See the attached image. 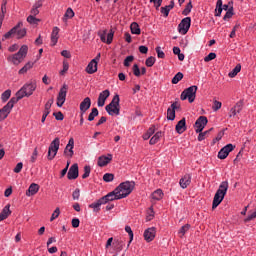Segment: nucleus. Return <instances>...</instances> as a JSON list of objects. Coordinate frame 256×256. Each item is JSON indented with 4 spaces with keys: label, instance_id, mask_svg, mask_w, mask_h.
<instances>
[{
    "label": "nucleus",
    "instance_id": "1",
    "mask_svg": "<svg viewBox=\"0 0 256 256\" xmlns=\"http://www.w3.org/2000/svg\"><path fill=\"white\" fill-rule=\"evenodd\" d=\"M229 190V182L228 181H222L219 185L218 190L216 191L214 195V199L212 202V209H217L219 205L223 202L225 199V195H227V191Z\"/></svg>",
    "mask_w": 256,
    "mask_h": 256
},
{
    "label": "nucleus",
    "instance_id": "2",
    "mask_svg": "<svg viewBox=\"0 0 256 256\" xmlns=\"http://www.w3.org/2000/svg\"><path fill=\"white\" fill-rule=\"evenodd\" d=\"M36 89H37V81L33 80L30 82H27L20 88V90L16 92L15 99H18V101H21L23 97H31V95H33V92Z\"/></svg>",
    "mask_w": 256,
    "mask_h": 256
},
{
    "label": "nucleus",
    "instance_id": "3",
    "mask_svg": "<svg viewBox=\"0 0 256 256\" xmlns=\"http://www.w3.org/2000/svg\"><path fill=\"white\" fill-rule=\"evenodd\" d=\"M21 27H23V22H18L16 26H14L3 35L2 41H5L6 39H11V37H16V39H23V37L27 35V29Z\"/></svg>",
    "mask_w": 256,
    "mask_h": 256
},
{
    "label": "nucleus",
    "instance_id": "4",
    "mask_svg": "<svg viewBox=\"0 0 256 256\" xmlns=\"http://www.w3.org/2000/svg\"><path fill=\"white\" fill-rule=\"evenodd\" d=\"M115 189L120 199H125V197H129V195L133 193V189H135V182L134 181L122 182Z\"/></svg>",
    "mask_w": 256,
    "mask_h": 256
},
{
    "label": "nucleus",
    "instance_id": "5",
    "mask_svg": "<svg viewBox=\"0 0 256 256\" xmlns=\"http://www.w3.org/2000/svg\"><path fill=\"white\" fill-rule=\"evenodd\" d=\"M27 53H29V46L22 45L17 53L8 56L7 61L13 63V65H20V63L25 61Z\"/></svg>",
    "mask_w": 256,
    "mask_h": 256
},
{
    "label": "nucleus",
    "instance_id": "6",
    "mask_svg": "<svg viewBox=\"0 0 256 256\" xmlns=\"http://www.w3.org/2000/svg\"><path fill=\"white\" fill-rule=\"evenodd\" d=\"M197 89L196 85L186 88L180 95L181 101H187L188 99L189 103H193L197 97Z\"/></svg>",
    "mask_w": 256,
    "mask_h": 256
},
{
    "label": "nucleus",
    "instance_id": "7",
    "mask_svg": "<svg viewBox=\"0 0 256 256\" xmlns=\"http://www.w3.org/2000/svg\"><path fill=\"white\" fill-rule=\"evenodd\" d=\"M119 102H120V99H119V95L116 94L112 101L109 103V105H106L105 109L108 113V115H120V111H121V108L119 106Z\"/></svg>",
    "mask_w": 256,
    "mask_h": 256
},
{
    "label": "nucleus",
    "instance_id": "8",
    "mask_svg": "<svg viewBox=\"0 0 256 256\" xmlns=\"http://www.w3.org/2000/svg\"><path fill=\"white\" fill-rule=\"evenodd\" d=\"M18 99L15 97H12L10 101L0 109V121H5L7 117H9V114L11 111H13V107H15V104L18 103Z\"/></svg>",
    "mask_w": 256,
    "mask_h": 256
},
{
    "label": "nucleus",
    "instance_id": "9",
    "mask_svg": "<svg viewBox=\"0 0 256 256\" xmlns=\"http://www.w3.org/2000/svg\"><path fill=\"white\" fill-rule=\"evenodd\" d=\"M61 145V140L59 137H56L48 147V161H53L54 157H57V153L59 152V147Z\"/></svg>",
    "mask_w": 256,
    "mask_h": 256
},
{
    "label": "nucleus",
    "instance_id": "10",
    "mask_svg": "<svg viewBox=\"0 0 256 256\" xmlns=\"http://www.w3.org/2000/svg\"><path fill=\"white\" fill-rule=\"evenodd\" d=\"M67 91H69V86L67 84H63L57 96V107H63V105H65V101H67Z\"/></svg>",
    "mask_w": 256,
    "mask_h": 256
},
{
    "label": "nucleus",
    "instance_id": "11",
    "mask_svg": "<svg viewBox=\"0 0 256 256\" xmlns=\"http://www.w3.org/2000/svg\"><path fill=\"white\" fill-rule=\"evenodd\" d=\"M189 29H191V17H186L179 23L178 33H180V35H187Z\"/></svg>",
    "mask_w": 256,
    "mask_h": 256
},
{
    "label": "nucleus",
    "instance_id": "12",
    "mask_svg": "<svg viewBox=\"0 0 256 256\" xmlns=\"http://www.w3.org/2000/svg\"><path fill=\"white\" fill-rule=\"evenodd\" d=\"M98 35L102 43L111 45L113 43V37L115 36V32L113 30H110V32L107 34V30H103V31H100Z\"/></svg>",
    "mask_w": 256,
    "mask_h": 256
},
{
    "label": "nucleus",
    "instance_id": "13",
    "mask_svg": "<svg viewBox=\"0 0 256 256\" xmlns=\"http://www.w3.org/2000/svg\"><path fill=\"white\" fill-rule=\"evenodd\" d=\"M74 148H75V140L73 138H70L68 141V144L64 149V155L66 159H73V155H75V151H73Z\"/></svg>",
    "mask_w": 256,
    "mask_h": 256
},
{
    "label": "nucleus",
    "instance_id": "14",
    "mask_svg": "<svg viewBox=\"0 0 256 256\" xmlns=\"http://www.w3.org/2000/svg\"><path fill=\"white\" fill-rule=\"evenodd\" d=\"M156 235H157V228L150 227L144 231L143 237L146 243H151V241L155 240Z\"/></svg>",
    "mask_w": 256,
    "mask_h": 256
},
{
    "label": "nucleus",
    "instance_id": "15",
    "mask_svg": "<svg viewBox=\"0 0 256 256\" xmlns=\"http://www.w3.org/2000/svg\"><path fill=\"white\" fill-rule=\"evenodd\" d=\"M207 123H209V120L207 119L206 116H200L196 122H195V129L196 133H201L207 126Z\"/></svg>",
    "mask_w": 256,
    "mask_h": 256
},
{
    "label": "nucleus",
    "instance_id": "16",
    "mask_svg": "<svg viewBox=\"0 0 256 256\" xmlns=\"http://www.w3.org/2000/svg\"><path fill=\"white\" fill-rule=\"evenodd\" d=\"M101 199L104 202V205H107V203H111V201H119L121 197L117 193V190L114 189L112 192H109L107 195L103 196Z\"/></svg>",
    "mask_w": 256,
    "mask_h": 256
},
{
    "label": "nucleus",
    "instance_id": "17",
    "mask_svg": "<svg viewBox=\"0 0 256 256\" xmlns=\"http://www.w3.org/2000/svg\"><path fill=\"white\" fill-rule=\"evenodd\" d=\"M235 149L233 144H227L218 152V159H227L229 157V153Z\"/></svg>",
    "mask_w": 256,
    "mask_h": 256
},
{
    "label": "nucleus",
    "instance_id": "18",
    "mask_svg": "<svg viewBox=\"0 0 256 256\" xmlns=\"http://www.w3.org/2000/svg\"><path fill=\"white\" fill-rule=\"evenodd\" d=\"M91 108V98L86 97L83 99V101L80 103V113H81V117H83V115H85V113H87V111H89V109Z\"/></svg>",
    "mask_w": 256,
    "mask_h": 256
},
{
    "label": "nucleus",
    "instance_id": "19",
    "mask_svg": "<svg viewBox=\"0 0 256 256\" xmlns=\"http://www.w3.org/2000/svg\"><path fill=\"white\" fill-rule=\"evenodd\" d=\"M109 95H111V92L107 89L102 91L99 94L98 101H97L98 107H104L105 106V101H107V99H109Z\"/></svg>",
    "mask_w": 256,
    "mask_h": 256
},
{
    "label": "nucleus",
    "instance_id": "20",
    "mask_svg": "<svg viewBox=\"0 0 256 256\" xmlns=\"http://www.w3.org/2000/svg\"><path fill=\"white\" fill-rule=\"evenodd\" d=\"M111 161H113V155L112 154H107L102 155L98 158V167H105L107 165H109V163H111Z\"/></svg>",
    "mask_w": 256,
    "mask_h": 256
},
{
    "label": "nucleus",
    "instance_id": "21",
    "mask_svg": "<svg viewBox=\"0 0 256 256\" xmlns=\"http://www.w3.org/2000/svg\"><path fill=\"white\" fill-rule=\"evenodd\" d=\"M67 177L70 181L77 179L79 177V165L73 164L68 171Z\"/></svg>",
    "mask_w": 256,
    "mask_h": 256
},
{
    "label": "nucleus",
    "instance_id": "22",
    "mask_svg": "<svg viewBox=\"0 0 256 256\" xmlns=\"http://www.w3.org/2000/svg\"><path fill=\"white\" fill-rule=\"evenodd\" d=\"M187 131V122L185 118H182L177 124H176V132L179 135H182V133H185Z\"/></svg>",
    "mask_w": 256,
    "mask_h": 256
},
{
    "label": "nucleus",
    "instance_id": "23",
    "mask_svg": "<svg viewBox=\"0 0 256 256\" xmlns=\"http://www.w3.org/2000/svg\"><path fill=\"white\" fill-rule=\"evenodd\" d=\"M179 185L182 189H187L191 185V174H185L179 181Z\"/></svg>",
    "mask_w": 256,
    "mask_h": 256
},
{
    "label": "nucleus",
    "instance_id": "24",
    "mask_svg": "<svg viewBox=\"0 0 256 256\" xmlns=\"http://www.w3.org/2000/svg\"><path fill=\"white\" fill-rule=\"evenodd\" d=\"M59 27L55 26L51 33V46L55 47L59 41Z\"/></svg>",
    "mask_w": 256,
    "mask_h": 256
},
{
    "label": "nucleus",
    "instance_id": "25",
    "mask_svg": "<svg viewBox=\"0 0 256 256\" xmlns=\"http://www.w3.org/2000/svg\"><path fill=\"white\" fill-rule=\"evenodd\" d=\"M175 109H177V102L171 104V108L167 110L168 121H175Z\"/></svg>",
    "mask_w": 256,
    "mask_h": 256
},
{
    "label": "nucleus",
    "instance_id": "26",
    "mask_svg": "<svg viewBox=\"0 0 256 256\" xmlns=\"http://www.w3.org/2000/svg\"><path fill=\"white\" fill-rule=\"evenodd\" d=\"M37 193H39V186L38 184L32 183L26 191V196L33 197V195H37Z\"/></svg>",
    "mask_w": 256,
    "mask_h": 256
},
{
    "label": "nucleus",
    "instance_id": "27",
    "mask_svg": "<svg viewBox=\"0 0 256 256\" xmlns=\"http://www.w3.org/2000/svg\"><path fill=\"white\" fill-rule=\"evenodd\" d=\"M97 65L98 63L95 62V60H91L87 67H86V72L88 75H93V73H97Z\"/></svg>",
    "mask_w": 256,
    "mask_h": 256
},
{
    "label": "nucleus",
    "instance_id": "28",
    "mask_svg": "<svg viewBox=\"0 0 256 256\" xmlns=\"http://www.w3.org/2000/svg\"><path fill=\"white\" fill-rule=\"evenodd\" d=\"M11 215V205L7 204L0 213V221H5Z\"/></svg>",
    "mask_w": 256,
    "mask_h": 256
},
{
    "label": "nucleus",
    "instance_id": "29",
    "mask_svg": "<svg viewBox=\"0 0 256 256\" xmlns=\"http://www.w3.org/2000/svg\"><path fill=\"white\" fill-rule=\"evenodd\" d=\"M101 205H105L102 198H100L96 202H93L92 204H90L89 208L93 209V211L95 213H97V212L101 211Z\"/></svg>",
    "mask_w": 256,
    "mask_h": 256
},
{
    "label": "nucleus",
    "instance_id": "30",
    "mask_svg": "<svg viewBox=\"0 0 256 256\" xmlns=\"http://www.w3.org/2000/svg\"><path fill=\"white\" fill-rule=\"evenodd\" d=\"M240 111H243V105L241 103H236L235 106L230 109L229 117H235Z\"/></svg>",
    "mask_w": 256,
    "mask_h": 256
},
{
    "label": "nucleus",
    "instance_id": "31",
    "mask_svg": "<svg viewBox=\"0 0 256 256\" xmlns=\"http://www.w3.org/2000/svg\"><path fill=\"white\" fill-rule=\"evenodd\" d=\"M41 7H43V3L41 2V0L35 2V4L32 6V9L30 11V15L36 17V15H39V9H41Z\"/></svg>",
    "mask_w": 256,
    "mask_h": 256
},
{
    "label": "nucleus",
    "instance_id": "32",
    "mask_svg": "<svg viewBox=\"0 0 256 256\" xmlns=\"http://www.w3.org/2000/svg\"><path fill=\"white\" fill-rule=\"evenodd\" d=\"M5 13H7V1L4 0L1 4L0 29H1V25H3V20L5 19Z\"/></svg>",
    "mask_w": 256,
    "mask_h": 256
},
{
    "label": "nucleus",
    "instance_id": "33",
    "mask_svg": "<svg viewBox=\"0 0 256 256\" xmlns=\"http://www.w3.org/2000/svg\"><path fill=\"white\" fill-rule=\"evenodd\" d=\"M33 65H35L34 62H27L24 67H22L20 70H19V75H25V73H27V71L33 69Z\"/></svg>",
    "mask_w": 256,
    "mask_h": 256
},
{
    "label": "nucleus",
    "instance_id": "34",
    "mask_svg": "<svg viewBox=\"0 0 256 256\" xmlns=\"http://www.w3.org/2000/svg\"><path fill=\"white\" fill-rule=\"evenodd\" d=\"M73 17H75V12L73 11V9L68 8L62 18V21L64 23H67V19H73Z\"/></svg>",
    "mask_w": 256,
    "mask_h": 256
},
{
    "label": "nucleus",
    "instance_id": "35",
    "mask_svg": "<svg viewBox=\"0 0 256 256\" xmlns=\"http://www.w3.org/2000/svg\"><path fill=\"white\" fill-rule=\"evenodd\" d=\"M221 13H223V0H217L216 9H215V16L216 17H221Z\"/></svg>",
    "mask_w": 256,
    "mask_h": 256
},
{
    "label": "nucleus",
    "instance_id": "36",
    "mask_svg": "<svg viewBox=\"0 0 256 256\" xmlns=\"http://www.w3.org/2000/svg\"><path fill=\"white\" fill-rule=\"evenodd\" d=\"M163 195V190L157 189L152 193L151 197L154 201H161V199H163Z\"/></svg>",
    "mask_w": 256,
    "mask_h": 256
},
{
    "label": "nucleus",
    "instance_id": "37",
    "mask_svg": "<svg viewBox=\"0 0 256 256\" xmlns=\"http://www.w3.org/2000/svg\"><path fill=\"white\" fill-rule=\"evenodd\" d=\"M163 137V132L158 131L155 133V135L150 139L149 143L150 145H156V143H159V140Z\"/></svg>",
    "mask_w": 256,
    "mask_h": 256
},
{
    "label": "nucleus",
    "instance_id": "38",
    "mask_svg": "<svg viewBox=\"0 0 256 256\" xmlns=\"http://www.w3.org/2000/svg\"><path fill=\"white\" fill-rule=\"evenodd\" d=\"M130 29L132 35H141V28H139V24H137V22H133L130 25Z\"/></svg>",
    "mask_w": 256,
    "mask_h": 256
},
{
    "label": "nucleus",
    "instance_id": "39",
    "mask_svg": "<svg viewBox=\"0 0 256 256\" xmlns=\"http://www.w3.org/2000/svg\"><path fill=\"white\" fill-rule=\"evenodd\" d=\"M256 218V208L248 212L247 217L244 218V223H249Z\"/></svg>",
    "mask_w": 256,
    "mask_h": 256
},
{
    "label": "nucleus",
    "instance_id": "40",
    "mask_svg": "<svg viewBox=\"0 0 256 256\" xmlns=\"http://www.w3.org/2000/svg\"><path fill=\"white\" fill-rule=\"evenodd\" d=\"M241 72V64H237L232 71L229 72L228 77L233 79V77H237V74Z\"/></svg>",
    "mask_w": 256,
    "mask_h": 256
},
{
    "label": "nucleus",
    "instance_id": "41",
    "mask_svg": "<svg viewBox=\"0 0 256 256\" xmlns=\"http://www.w3.org/2000/svg\"><path fill=\"white\" fill-rule=\"evenodd\" d=\"M152 135H155V126H151L142 137L144 141H147L148 139H151Z\"/></svg>",
    "mask_w": 256,
    "mask_h": 256
},
{
    "label": "nucleus",
    "instance_id": "42",
    "mask_svg": "<svg viewBox=\"0 0 256 256\" xmlns=\"http://www.w3.org/2000/svg\"><path fill=\"white\" fill-rule=\"evenodd\" d=\"M154 218H155V211L153 210V206H151L150 208H148L146 212V221H153Z\"/></svg>",
    "mask_w": 256,
    "mask_h": 256
},
{
    "label": "nucleus",
    "instance_id": "43",
    "mask_svg": "<svg viewBox=\"0 0 256 256\" xmlns=\"http://www.w3.org/2000/svg\"><path fill=\"white\" fill-rule=\"evenodd\" d=\"M27 22H28L30 25H39V23H41V19L35 18V16H33V15H29V16L27 17Z\"/></svg>",
    "mask_w": 256,
    "mask_h": 256
},
{
    "label": "nucleus",
    "instance_id": "44",
    "mask_svg": "<svg viewBox=\"0 0 256 256\" xmlns=\"http://www.w3.org/2000/svg\"><path fill=\"white\" fill-rule=\"evenodd\" d=\"M11 97V90H5L2 95H1V99L3 103H7V101H9Z\"/></svg>",
    "mask_w": 256,
    "mask_h": 256
},
{
    "label": "nucleus",
    "instance_id": "45",
    "mask_svg": "<svg viewBox=\"0 0 256 256\" xmlns=\"http://www.w3.org/2000/svg\"><path fill=\"white\" fill-rule=\"evenodd\" d=\"M99 115L97 108H92L91 113L88 115V121H95V118Z\"/></svg>",
    "mask_w": 256,
    "mask_h": 256
},
{
    "label": "nucleus",
    "instance_id": "46",
    "mask_svg": "<svg viewBox=\"0 0 256 256\" xmlns=\"http://www.w3.org/2000/svg\"><path fill=\"white\" fill-rule=\"evenodd\" d=\"M125 231L129 235V239H130L128 242V247H129V245H131V243H133V237H134L133 230L131 229V226H126Z\"/></svg>",
    "mask_w": 256,
    "mask_h": 256
},
{
    "label": "nucleus",
    "instance_id": "47",
    "mask_svg": "<svg viewBox=\"0 0 256 256\" xmlns=\"http://www.w3.org/2000/svg\"><path fill=\"white\" fill-rule=\"evenodd\" d=\"M234 13H233V6H230V8L227 10L226 14L223 17L224 21H229V19H231V17H233Z\"/></svg>",
    "mask_w": 256,
    "mask_h": 256
},
{
    "label": "nucleus",
    "instance_id": "48",
    "mask_svg": "<svg viewBox=\"0 0 256 256\" xmlns=\"http://www.w3.org/2000/svg\"><path fill=\"white\" fill-rule=\"evenodd\" d=\"M181 79H183V74L181 72H178L173 78H172V84L173 85H177V83H179V81H181Z\"/></svg>",
    "mask_w": 256,
    "mask_h": 256
},
{
    "label": "nucleus",
    "instance_id": "49",
    "mask_svg": "<svg viewBox=\"0 0 256 256\" xmlns=\"http://www.w3.org/2000/svg\"><path fill=\"white\" fill-rule=\"evenodd\" d=\"M221 107H223V103H221L217 100L213 101L212 110L214 111V113H216V111H219V109H221Z\"/></svg>",
    "mask_w": 256,
    "mask_h": 256
},
{
    "label": "nucleus",
    "instance_id": "50",
    "mask_svg": "<svg viewBox=\"0 0 256 256\" xmlns=\"http://www.w3.org/2000/svg\"><path fill=\"white\" fill-rule=\"evenodd\" d=\"M113 179H115V175H113L112 173H106L103 176V181H105V183H111Z\"/></svg>",
    "mask_w": 256,
    "mask_h": 256
},
{
    "label": "nucleus",
    "instance_id": "51",
    "mask_svg": "<svg viewBox=\"0 0 256 256\" xmlns=\"http://www.w3.org/2000/svg\"><path fill=\"white\" fill-rule=\"evenodd\" d=\"M193 9V4L191 3V1L186 5L185 9L182 11V15H189V13H191V10Z\"/></svg>",
    "mask_w": 256,
    "mask_h": 256
},
{
    "label": "nucleus",
    "instance_id": "52",
    "mask_svg": "<svg viewBox=\"0 0 256 256\" xmlns=\"http://www.w3.org/2000/svg\"><path fill=\"white\" fill-rule=\"evenodd\" d=\"M89 175H91V166L86 165V166H84V173L82 175V179H87V177H89Z\"/></svg>",
    "mask_w": 256,
    "mask_h": 256
},
{
    "label": "nucleus",
    "instance_id": "53",
    "mask_svg": "<svg viewBox=\"0 0 256 256\" xmlns=\"http://www.w3.org/2000/svg\"><path fill=\"white\" fill-rule=\"evenodd\" d=\"M155 61H156L155 57L153 56L148 57L145 62L146 67H153V65H155Z\"/></svg>",
    "mask_w": 256,
    "mask_h": 256
},
{
    "label": "nucleus",
    "instance_id": "54",
    "mask_svg": "<svg viewBox=\"0 0 256 256\" xmlns=\"http://www.w3.org/2000/svg\"><path fill=\"white\" fill-rule=\"evenodd\" d=\"M217 58V54L215 52H210L205 58L204 61L205 63H209V61H213V59Z\"/></svg>",
    "mask_w": 256,
    "mask_h": 256
},
{
    "label": "nucleus",
    "instance_id": "55",
    "mask_svg": "<svg viewBox=\"0 0 256 256\" xmlns=\"http://www.w3.org/2000/svg\"><path fill=\"white\" fill-rule=\"evenodd\" d=\"M171 9H173V6H165L161 8V13L165 16V17H169V11H171Z\"/></svg>",
    "mask_w": 256,
    "mask_h": 256
},
{
    "label": "nucleus",
    "instance_id": "56",
    "mask_svg": "<svg viewBox=\"0 0 256 256\" xmlns=\"http://www.w3.org/2000/svg\"><path fill=\"white\" fill-rule=\"evenodd\" d=\"M69 71V62L63 61V69L60 71V75H65Z\"/></svg>",
    "mask_w": 256,
    "mask_h": 256
},
{
    "label": "nucleus",
    "instance_id": "57",
    "mask_svg": "<svg viewBox=\"0 0 256 256\" xmlns=\"http://www.w3.org/2000/svg\"><path fill=\"white\" fill-rule=\"evenodd\" d=\"M132 69H133V74L135 75V77L141 76V69H139V65L134 64Z\"/></svg>",
    "mask_w": 256,
    "mask_h": 256
},
{
    "label": "nucleus",
    "instance_id": "58",
    "mask_svg": "<svg viewBox=\"0 0 256 256\" xmlns=\"http://www.w3.org/2000/svg\"><path fill=\"white\" fill-rule=\"evenodd\" d=\"M156 53H157L158 59H165V52L161 50L160 46L156 47Z\"/></svg>",
    "mask_w": 256,
    "mask_h": 256
},
{
    "label": "nucleus",
    "instance_id": "59",
    "mask_svg": "<svg viewBox=\"0 0 256 256\" xmlns=\"http://www.w3.org/2000/svg\"><path fill=\"white\" fill-rule=\"evenodd\" d=\"M186 231H189V225H184L180 228L178 234H179V237H183L185 235V232Z\"/></svg>",
    "mask_w": 256,
    "mask_h": 256
},
{
    "label": "nucleus",
    "instance_id": "60",
    "mask_svg": "<svg viewBox=\"0 0 256 256\" xmlns=\"http://www.w3.org/2000/svg\"><path fill=\"white\" fill-rule=\"evenodd\" d=\"M79 197H81V190L76 189L73 193H72V198L74 201H79Z\"/></svg>",
    "mask_w": 256,
    "mask_h": 256
},
{
    "label": "nucleus",
    "instance_id": "61",
    "mask_svg": "<svg viewBox=\"0 0 256 256\" xmlns=\"http://www.w3.org/2000/svg\"><path fill=\"white\" fill-rule=\"evenodd\" d=\"M61 215V210L59 208H56L54 212L52 213V216L50 218V221H54V219H57Z\"/></svg>",
    "mask_w": 256,
    "mask_h": 256
},
{
    "label": "nucleus",
    "instance_id": "62",
    "mask_svg": "<svg viewBox=\"0 0 256 256\" xmlns=\"http://www.w3.org/2000/svg\"><path fill=\"white\" fill-rule=\"evenodd\" d=\"M38 155H39V152L37 151V148H35L30 158L31 163H35L37 161Z\"/></svg>",
    "mask_w": 256,
    "mask_h": 256
},
{
    "label": "nucleus",
    "instance_id": "63",
    "mask_svg": "<svg viewBox=\"0 0 256 256\" xmlns=\"http://www.w3.org/2000/svg\"><path fill=\"white\" fill-rule=\"evenodd\" d=\"M133 56H127L124 60V67H129L133 61Z\"/></svg>",
    "mask_w": 256,
    "mask_h": 256
},
{
    "label": "nucleus",
    "instance_id": "64",
    "mask_svg": "<svg viewBox=\"0 0 256 256\" xmlns=\"http://www.w3.org/2000/svg\"><path fill=\"white\" fill-rule=\"evenodd\" d=\"M53 115L56 121H63V119H65V116L61 112H54Z\"/></svg>",
    "mask_w": 256,
    "mask_h": 256
}]
</instances>
